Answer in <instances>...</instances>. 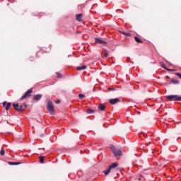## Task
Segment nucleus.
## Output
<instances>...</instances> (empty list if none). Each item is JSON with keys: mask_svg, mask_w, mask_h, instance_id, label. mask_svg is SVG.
Segmentation results:
<instances>
[{"mask_svg": "<svg viewBox=\"0 0 181 181\" xmlns=\"http://www.w3.org/2000/svg\"><path fill=\"white\" fill-rule=\"evenodd\" d=\"M47 110L49 112L50 115H54V105L52 100H48L47 103Z\"/></svg>", "mask_w": 181, "mask_h": 181, "instance_id": "1", "label": "nucleus"}, {"mask_svg": "<svg viewBox=\"0 0 181 181\" xmlns=\"http://www.w3.org/2000/svg\"><path fill=\"white\" fill-rule=\"evenodd\" d=\"M166 99L168 101H181V96L177 95H170L166 96Z\"/></svg>", "mask_w": 181, "mask_h": 181, "instance_id": "2", "label": "nucleus"}, {"mask_svg": "<svg viewBox=\"0 0 181 181\" xmlns=\"http://www.w3.org/2000/svg\"><path fill=\"white\" fill-rule=\"evenodd\" d=\"M110 149L113 152V155H115V158H118V156H122V151L115 149V146L111 145Z\"/></svg>", "mask_w": 181, "mask_h": 181, "instance_id": "3", "label": "nucleus"}, {"mask_svg": "<svg viewBox=\"0 0 181 181\" xmlns=\"http://www.w3.org/2000/svg\"><path fill=\"white\" fill-rule=\"evenodd\" d=\"M33 93V89L30 88L29 89L24 95H23L21 98V100L22 101V100H25V98H28V97H30V93Z\"/></svg>", "mask_w": 181, "mask_h": 181, "instance_id": "4", "label": "nucleus"}, {"mask_svg": "<svg viewBox=\"0 0 181 181\" xmlns=\"http://www.w3.org/2000/svg\"><path fill=\"white\" fill-rule=\"evenodd\" d=\"M95 42L98 45H107V42L103 40L101 38H95Z\"/></svg>", "mask_w": 181, "mask_h": 181, "instance_id": "5", "label": "nucleus"}, {"mask_svg": "<svg viewBox=\"0 0 181 181\" xmlns=\"http://www.w3.org/2000/svg\"><path fill=\"white\" fill-rule=\"evenodd\" d=\"M119 99H118V98L109 100V103H110V104H112V105H114L117 104V103H119Z\"/></svg>", "mask_w": 181, "mask_h": 181, "instance_id": "6", "label": "nucleus"}, {"mask_svg": "<svg viewBox=\"0 0 181 181\" xmlns=\"http://www.w3.org/2000/svg\"><path fill=\"white\" fill-rule=\"evenodd\" d=\"M42 97H43V95H42V94L35 95L33 96V100L35 101H39V100H40V98H42Z\"/></svg>", "mask_w": 181, "mask_h": 181, "instance_id": "7", "label": "nucleus"}, {"mask_svg": "<svg viewBox=\"0 0 181 181\" xmlns=\"http://www.w3.org/2000/svg\"><path fill=\"white\" fill-rule=\"evenodd\" d=\"M13 107L14 110H16V111L21 112V106H19V104L14 103V104H13Z\"/></svg>", "mask_w": 181, "mask_h": 181, "instance_id": "8", "label": "nucleus"}, {"mask_svg": "<svg viewBox=\"0 0 181 181\" xmlns=\"http://www.w3.org/2000/svg\"><path fill=\"white\" fill-rule=\"evenodd\" d=\"M76 21H78V22H81L83 21V19H81V18H83V14L82 13L77 14L76 16Z\"/></svg>", "mask_w": 181, "mask_h": 181, "instance_id": "9", "label": "nucleus"}, {"mask_svg": "<svg viewBox=\"0 0 181 181\" xmlns=\"http://www.w3.org/2000/svg\"><path fill=\"white\" fill-rule=\"evenodd\" d=\"M25 108H28V105H26V103H23L20 105V112L23 111V110H25Z\"/></svg>", "mask_w": 181, "mask_h": 181, "instance_id": "10", "label": "nucleus"}, {"mask_svg": "<svg viewBox=\"0 0 181 181\" xmlns=\"http://www.w3.org/2000/svg\"><path fill=\"white\" fill-rule=\"evenodd\" d=\"M98 109L100 110V111H105V105H104V104L103 103H100L98 106Z\"/></svg>", "mask_w": 181, "mask_h": 181, "instance_id": "11", "label": "nucleus"}, {"mask_svg": "<svg viewBox=\"0 0 181 181\" xmlns=\"http://www.w3.org/2000/svg\"><path fill=\"white\" fill-rule=\"evenodd\" d=\"M117 166H118V163H112L110 166V169H115V168H117Z\"/></svg>", "mask_w": 181, "mask_h": 181, "instance_id": "12", "label": "nucleus"}, {"mask_svg": "<svg viewBox=\"0 0 181 181\" xmlns=\"http://www.w3.org/2000/svg\"><path fill=\"white\" fill-rule=\"evenodd\" d=\"M87 69V66L86 65H83L82 66H77L76 70L80 71V70H86Z\"/></svg>", "mask_w": 181, "mask_h": 181, "instance_id": "13", "label": "nucleus"}, {"mask_svg": "<svg viewBox=\"0 0 181 181\" xmlns=\"http://www.w3.org/2000/svg\"><path fill=\"white\" fill-rule=\"evenodd\" d=\"M110 172H111V168H110V167H108L107 169L104 170V173H105V176H108V175H110Z\"/></svg>", "mask_w": 181, "mask_h": 181, "instance_id": "14", "label": "nucleus"}, {"mask_svg": "<svg viewBox=\"0 0 181 181\" xmlns=\"http://www.w3.org/2000/svg\"><path fill=\"white\" fill-rule=\"evenodd\" d=\"M134 40L137 43H144V41H142V40L139 39L138 37H134Z\"/></svg>", "mask_w": 181, "mask_h": 181, "instance_id": "15", "label": "nucleus"}, {"mask_svg": "<svg viewBox=\"0 0 181 181\" xmlns=\"http://www.w3.org/2000/svg\"><path fill=\"white\" fill-rule=\"evenodd\" d=\"M11 105H12V104L11 103H8L5 107V110L6 111H8V110H9V108H11Z\"/></svg>", "mask_w": 181, "mask_h": 181, "instance_id": "16", "label": "nucleus"}, {"mask_svg": "<svg viewBox=\"0 0 181 181\" xmlns=\"http://www.w3.org/2000/svg\"><path fill=\"white\" fill-rule=\"evenodd\" d=\"M86 112H87V114H94L95 112V111L92 109H88Z\"/></svg>", "mask_w": 181, "mask_h": 181, "instance_id": "17", "label": "nucleus"}, {"mask_svg": "<svg viewBox=\"0 0 181 181\" xmlns=\"http://www.w3.org/2000/svg\"><path fill=\"white\" fill-rule=\"evenodd\" d=\"M103 53V56H105V57H108V50L104 49Z\"/></svg>", "mask_w": 181, "mask_h": 181, "instance_id": "18", "label": "nucleus"}, {"mask_svg": "<svg viewBox=\"0 0 181 181\" xmlns=\"http://www.w3.org/2000/svg\"><path fill=\"white\" fill-rule=\"evenodd\" d=\"M170 83H173L174 84H179L180 82L177 80L171 79Z\"/></svg>", "mask_w": 181, "mask_h": 181, "instance_id": "19", "label": "nucleus"}, {"mask_svg": "<svg viewBox=\"0 0 181 181\" xmlns=\"http://www.w3.org/2000/svg\"><path fill=\"white\" fill-rule=\"evenodd\" d=\"M8 165H21V163H18V162H8Z\"/></svg>", "mask_w": 181, "mask_h": 181, "instance_id": "20", "label": "nucleus"}, {"mask_svg": "<svg viewBox=\"0 0 181 181\" xmlns=\"http://www.w3.org/2000/svg\"><path fill=\"white\" fill-rule=\"evenodd\" d=\"M121 33L124 35V36H131V33L121 32Z\"/></svg>", "mask_w": 181, "mask_h": 181, "instance_id": "21", "label": "nucleus"}, {"mask_svg": "<svg viewBox=\"0 0 181 181\" xmlns=\"http://www.w3.org/2000/svg\"><path fill=\"white\" fill-rule=\"evenodd\" d=\"M40 163H43V162H45L44 156H40Z\"/></svg>", "mask_w": 181, "mask_h": 181, "instance_id": "22", "label": "nucleus"}, {"mask_svg": "<svg viewBox=\"0 0 181 181\" xmlns=\"http://www.w3.org/2000/svg\"><path fill=\"white\" fill-rule=\"evenodd\" d=\"M78 97H79V98H80L81 100H83V98H86V95H84L83 94H81V93H80V94L78 95Z\"/></svg>", "mask_w": 181, "mask_h": 181, "instance_id": "23", "label": "nucleus"}, {"mask_svg": "<svg viewBox=\"0 0 181 181\" xmlns=\"http://www.w3.org/2000/svg\"><path fill=\"white\" fill-rule=\"evenodd\" d=\"M161 67H163V69H165V70H169V69L166 68V66L165 65V64L163 63H160Z\"/></svg>", "mask_w": 181, "mask_h": 181, "instance_id": "24", "label": "nucleus"}, {"mask_svg": "<svg viewBox=\"0 0 181 181\" xmlns=\"http://www.w3.org/2000/svg\"><path fill=\"white\" fill-rule=\"evenodd\" d=\"M56 74H57V78H62V74L57 72Z\"/></svg>", "mask_w": 181, "mask_h": 181, "instance_id": "25", "label": "nucleus"}, {"mask_svg": "<svg viewBox=\"0 0 181 181\" xmlns=\"http://www.w3.org/2000/svg\"><path fill=\"white\" fill-rule=\"evenodd\" d=\"M0 155H1V156H4V155H5V150L4 149L1 150Z\"/></svg>", "mask_w": 181, "mask_h": 181, "instance_id": "26", "label": "nucleus"}, {"mask_svg": "<svg viewBox=\"0 0 181 181\" xmlns=\"http://www.w3.org/2000/svg\"><path fill=\"white\" fill-rule=\"evenodd\" d=\"M175 74H176V76H177V77H179V78L181 79V74L180 73H176Z\"/></svg>", "mask_w": 181, "mask_h": 181, "instance_id": "27", "label": "nucleus"}, {"mask_svg": "<svg viewBox=\"0 0 181 181\" xmlns=\"http://www.w3.org/2000/svg\"><path fill=\"white\" fill-rule=\"evenodd\" d=\"M55 104H60V100H55Z\"/></svg>", "mask_w": 181, "mask_h": 181, "instance_id": "28", "label": "nucleus"}, {"mask_svg": "<svg viewBox=\"0 0 181 181\" xmlns=\"http://www.w3.org/2000/svg\"><path fill=\"white\" fill-rule=\"evenodd\" d=\"M167 71H175L174 69H169V70H167Z\"/></svg>", "mask_w": 181, "mask_h": 181, "instance_id": "29", "label": "nucleus"}, {"mask_svg": "<svg viewBox=\"0 0 181 181\" xmlns=\"http://www.w3.org/2000/svg\"><path fill=\"white\" fill-rule=\"evenodd\" d=\"M6 105V102H4L3 103V107H5Z\"/></svg>", "mask_w": 181, "mask_h": 181, "instance_id": "30", "label": "nucleus"}, {"mask_svg": "<svg viewBox=\"0 0 181 181\" xmlns=\"http://www.w3.org/2000/svg\"><path fill=\"white\" fill-rule=\"evenodd\" d=\"M108 90H109V91H112L114 89L109 88Z\"/></svg>", "mask_w": 181, "mask_h": 181, "instance_id": "31", "label": "nucleus"}, {"mask_svg": "<svg viewBox=\"0 0 181 181\" xmlns=\"http://www.w3.org/2000/svg\"><path fill=\"white\" fill-rule=\"evenodd\" d=\"M167 80L170 79V78L169 76H166Z\"/></svg>", "mask_w": 181, "mask_h": 181, "instance_id": "32", "label": "nucleus"}, {"mask_svg": "<svg viewBox=\"0 0 181 181\" xmlns=\"http://www.w3.org/2000/svg\"><path fill=\"white\" fill-rule=\"evenodd\" d=\"M139 180H141V178H139Z\"/></svg>", "mask_w": 181, "mask_h": 181, "instance_id": "33", "label": "nucleus"}]
</instances>
